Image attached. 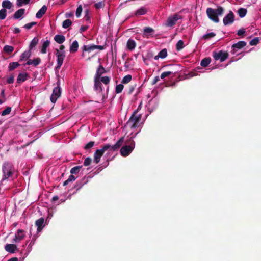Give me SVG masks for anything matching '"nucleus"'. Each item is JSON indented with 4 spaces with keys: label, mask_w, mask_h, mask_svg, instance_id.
Here are the masks:
<instances>
[{
    "label": "nucleus",
    "mask_w": 261,
    "mask_h": 261,
    "mask_svg": "<svg viewBox=\"0 0 261 261\" xmlns=\"http://www.w3.org/2000/svg\"><path fill=\"white\" fill-rule=\"evenodd\" d=\"M206 12L210 19L214 22L218 23L219 22L218 16H221L223 14L224 9L221 6H218L216 9L207 8Z\"/></svg>",
    "instance_id": "1"
},
{
    "label": "nucleus",
    "mask_w": 261,
    "mask_h": 261,
    "mask_svg": "<svg viewBox=\"0 0 261 261\" xmlns=\"http://www.w3.org/2000/svg\"><path fill=\"white\" fill-rule=\"evenodd\" d=\"M128 145L123 146L120 149V153L123 156H128L133 150L135 147V142L133 140H129Z\"/></svg>",
    "instance_id": "2"
},
{
    "label": "nucleus",
    "mask_w": 261,
    "mask_h": 261,
    "mask_svg": "<svg viewBox=\"0 0 261 261\" xmlns=\"http://www.w3.org/2000/svg\"><path fill=\"white\" fill-rule=\"evenodd\" d=\"M137 112V110L134 112L133 114H132V116L129 118L127 122L128 124H129L130 125L131 128H135L137 127L138 125L139 122L141 120V115H137L136 114Z\"/></svg>",
    "instance_id": "3"
},
{
    "label": "nucleus",
    "mask_w": 261,
    "mask_h": 261,
    "mask_svg": "<svg viewBox=\"0 0 261 261\" xmlns=\"http://www.w3.org/2000/svg\"><path fill=\"white\" fill-rule=\"evenodd\" d=\"M55 55L57 58L56 69L58 70L61 68L63 63V61L65 58V53L64 51H60L58 49L56 48L55 49Z\"/></svg>",
    "instance_id": "4"
},
{
    "label": "nucleus",
    "mask_w": 261,
    "mask_h": 261,
    "mask_svg": "<svg viewBox=\"0 0 261 261\" xmlns=\"http://www.w3.org/2000/svg\"><path fill=\"white\" fill-rule=\"evenodd\" d=\"M59 81L57 83V86L55 87L53 91V93L50 96V101L53 103H55L57 99L60 97L61 94V90L59 86Z\"/></svg>",
    "instance_id": "5"
},
{
    "label": "nucleus",
    "mask_w": 261,
    "mask_h": 261,
    "mask_svg": "<svg viewBox=\"0 0 261 261\" xmlns=\"http://www.w3.org/2000/svg\"><path fill=\"white\" fill-rule=\"evenodd\" d=\"M181 16L178 14H175L173 16H169L165 23L167 27H173L174 25L178 20L181 19Z\"/></svg>",
    "instance_id": "6"
},
{
    "label": "nucleus",
    "mask_w": 261,
    "mask_h": 261,
    "mask_svg": "<svg viewBox=\"0 0 261 261\" xmlns=\"http://www.w3.org/2000/svg\"><path fill=\"white\" fill-rule=\"evenodd\" d=\"M234 14L233 12L230 11L223 19V22L224 25H229L232 24L234 21Z\"/></svg>",
    "instance_id": "7"
},
{
    "label": "nucleus",
    "mask_w": 261,
    "mask_h": 261,
    "mask_svg": "<svg viewBox=\"0 0 261 261\" xmlns=\"http://www.w3.org/2000/svg\"><path fill=\"white\" fill-rule=\"evenodd\" d=\"M228 53L224 52L222 50L219 51L218 53H214L213 57L216 60H220L221 62L224 61L228 57Z\"/></svg>",
    "instance_id": "8"
},
{
    "label": "nucleus",
    "mask_w": 261,
    "mask_h": 261,
    "mask_svg": "<svg viewBox=\"0 0 261 261\" xmlns=\"http://www.w3.org/2000/svg\"><path fill=\"white\" fill-rule=\"evenodd\" d=\"M99 49V50H103L104 49V46L102 45H84L83 47V51H88L90 52L94 49ZM84 56V53H83L82 56Z\"/></svg>",
    "instance_id": "9"
},
{
    "label": "nucleus",
    "mask_w": 261,
    "mask_h": 261,
    "mask_svg": "<svg viewBox=\"0 0 261 261\" xmlns=\"http://www.w3.org/2000/svg\"><path fill=\"white\" fill-rule=\"evenodd\" d=\"M154 32L155 31L153 28L149 27H146L143 29L142 36L144 38H149L150 37H153Z\"/></svg>",
    "instance_id": "10"
},
{
    "label": "nucleus",
    "mask_w": 261,
    "mask_h": 261,
    "mask_svg": "<svg viewBox=\"0 0 261 261\" xmlns=\"http://www.w3.org/2000/svg\"><path fill=\"white\" fill-rule=\"evenodd\" d=\"M246 45V43L244 41H240L238 42L237 43L233 44L232 45V50L231 51V53L232 54H235L236 52L237 51V49H240Z\"/></svg>",
    "instance_id": "11"
},
{
    "label": "nucleus",
    "mask_w": 261,
    "mask_h": 261,
    "mask_svg": "<svg viewBox=\"0 0 261 261\" xmlns=\"http://www.w3.org/2000/svg\"><path fill=\"white\" fill-rule=\"evenodd\" d=\"M25 237L24 231L22 229H18L15 235L13 242L18 243L24 239Z\"/></svg>",
    "instance_id": "12"
},
{
    "label": "nucleus",
    "mask_w": 261,
    "mask_h": 261,
    "mask_svg": "<svg viewBox=\"0 0 261 261\" xmlns=\"http://www.w3.org/2000/svg\"><path fill=\"white\" fill-rule=\"evenodd\" d=\"M124 142V137H121L118 141L113 145L110 144L109 150L115 151L118 150V149L122 146Z\"/></svg>",
    "instance_id": "13"
},
{
    "label": "nucleus",
    "mask_w": 261,
    "mask_h": 261,
    "mask_svg": "<svg viewBox=\"0 0 261 261\" xmlns=\"http://www.w3.org/2000/svg\"><path fill=\"white\" fill-rule=\"evenodd\" d=\"M94 89L95 91L101 92L102 91V85L100 79L94 77Z\"/></svg>",
    "instance_id": "14"
},
{
    "label": "nucleus",
    "mask_w": 261,
    "mask_h": 261,
    "mask_svg": "<svg viewBox=\"0 0 261 261\" xmlns=\"http://www.w3.org/2000/svg\"><path fill=\"white\" fill-rule=\"evenodd\" d=\"M104 152L101 149H97L94 153V162L96 164H98L100 161L101 157L103 155Z\"/></svg>",
    "instance_id": "15"
},
{
    "label": "nucleus",
    "mask_w": 261,
    "mask_h": 261,
    "mask_svg": "<svg viewBox=\"0 0 261 261\" xmlns=\"http://www.w3.org/2000/svg\"><path fill=\"white\" fill-rule=\"evenodd\" d=\"M5 249L9 253H13L17 250V248L15 244H7L5 246Z\"/></svg>",
    "instance_id": "16"
},
{
    "label": "nucleus",
    "mask_w": 261,
    "mask_h": 261,
    "mask_svg": "<svg viewBox=\"0 0 261 261\" xmlns=\"http://www.w3.org/2000/svg\"><path fill=\"white\" fill-rule=\"evenodd\" d=\"M44 219L41 217L39 219L37 220L35 222V225L37 226V231L38 232L41 231L44 226Z\"/></svg>",
    "instance_id": "17"
},
{
    "label": "nucleus",
    "mask_w": 261,
    "mask_h": 261,
    "mask_svg": "<svg viewBox=\"0 0 261 261\" xmlns=\"http://www.w3.org/2000/svg\"><path fill=\"white\" fill-rule=\"evenodd\" d=\"M106 72L107 71L103 66L100 65L97 69L95 77L100 79L101 75Z\"/></svg>",
    "instance_id": "18"
},
{
    "label": "nucleus",
    "mask_w": 261,
    "mask_h": 261,
    "mask_svg": "<svg viewBox=\"0 0 261 261\" xmlns=\"http://www.w3.org/2000/svg\"><path fill=\"white\" fill-rule=\"evenodd\" d=\"M167 50L164 48L161 50L158 54V55L154 57L155 60H158L159 58L164 59L167 56Z\"/></svg>",
    "instance_id": "19"
},
{
    "label": "nucleus",
    "mask_w": 261,
    "mask_h": 261,
    "mask_svg": "<svg viewBox=\"0 0 261 261\" xmlns=\"http://www.w3.org/2000/svg\"><path fill=\"white\" fill-rule=\"evenodd\" d=\"M28 77V74L27 73H19L17 78V82L20 84L27 80Z\"/></svg>",
    "instance_id": "20"
},
{
    "label": "nucleus",
    "mask_w": 261,
    "mask_h": 261,
    "mask_svg": "<svg viewBox=\"0 0 261 261\" xmlns=\"http://www.w3.org/2000/svg\"><path fill=\"white\" fill-rule=\"evenodd\" d=\"M47 7L45 5H43L42 8L37 12L36 14V17L37 18H41L43 15L46 13Z\"/></svg>",
    "instance_id": "21"
},
{
    "label": "nucleus",
    "mask_w": 261,
    "mask_h": 261,
    "mask_svg": "<svg viewBox=\"0 0 261 261\" xmlns=\"http://www.w3.org/2000/svg\"><path fill=\"white\" fill-rule=\"evenodd\" d=\"M24 13H25V9L23 8H21L15 12V13L13 15V17L15 19H18L20 18V17H21L23 16V15L24 14Z\"/></svg>",
    "instance_id": "22"
},
{
    "label": "nucleus",
    "mask_w": 261,
    "mask_h": 261,
    "mask_svg": "<svg viewBox=\"0 0 261 261\" xmlns=\"http://www.w3.org/2000/svg\"><path fill=\"white\" fill-rule=\"evenodd\" d=\"M31 51L29 49V50L25 51L23 52L20 57V61H22L28 60L31 55Z\"/></svg>",
    "instance_id": "23"
},
{
    "label": "nucleus",
    "mask_w": 261,
    "mask_h": 261,
    "mask_svg": "<svg viewBox=\"0 0 261 261\" xmlns=\"http://www.w3.org/2000/svg\"><path fill=\"white\" fill-rule=\"evenodd\" d=\"M136 44L135 41L131 39L128 40L126 44V46L128 49L132 50L136 47Z\"/></svg>",
    "instance_id": "24"
},
{
    "label": "nucleus",
    "mask_w": 261,
    "mask_h": 261,
    "mask_svg": "<svg viewBox=\"0 0 261 261\" xmlns=\"http://www.w3.org/2000/svg\"><path fill=\"white\" fill-rule=\"evenodd\" d=\"M54 40L57 43L62 44L65 41V37L62 35H56L54 37Z\"/></svg>",
    "instance_id": "25"
},
{
    "label": "nucleus",
    "mask_w": 261,
    "mask_h": 261,
    "mask_svg": "<svg viewBox=\"0 0 261 261\" xmlns=\"http://www.w3.org/2000/svg\"><path fill=\"white\" fill-rule=\"evenodd\" d=\"M79 47V43L78 42L75 40L73 42L72 44L70 46V53H75L77 51Z\"/></svg>",
    "instance_id": "26"
},
{
    "label": "nucleus",
    "mask_w": 261,
    "mask_h": 261,
    "mask_svg": "<svg viewBox=\"0 0 261 261\" xmlns=\"http://www.w3.org/2000/svg\"><path fill=\"white\" fill-rule=\"evenodd\" d=\"M2 7H3V9H10L12 7V4L9 0H4L2 2Z\"/></svg>",
    "instance_id": "27"
},
{
    "label": "nucleus",
    "mask_w": 261,
    "mask_h": 261,
    "mask_svg": "<svg viewBox=\"0 0 261 261\" xmlns=\"http://www.w3.org/2000/svg\"><path fill=\"white\" fill-rule=\"evenodd\" d=\"M211 62V59L210 57L205 58L203 59L200 63L201 66L205 67H207Z\"/></svg>",
    "instance_id": "28"
},
{
    "label": "nucleus",
    "mask_w": 261,
    "mask_h": 261,
    "mask_svg": "<svg viewBox=\"0 0 261 261\" xmlns=\"http://www.w3.org/2000/svg\"><path fill=\"white\" fill-rule=\"evenodd\" d=\"M49 44L50 41L48 40L43 43L41 51L42 54L46 53V48L49 46Z\"/></svg>",
    "instance_id": "29"
},
{
    "label": "nucleus",
    "mask_w": 261,
    "mask_h": 261,
    "mask_svg": "<svg viewBox=\"0 0 261 261\" xmlns=\"http://www.w3.org/2000/svg\"><path fill=\"white\" fill-rule=\"evenodd\" d=\"M20 65L19 63L17 62H11L9 64L8 68L9 71H12Z\"/></svg>",
    "instance_id": "30"
},
{
    "label": "nucleus",
    "mask_w": 261,
    "mask_h": 261,
    "mask_svg": "<svg viewBox=\"0 0 261 261\" xmlns=\"http://www.w3.org/2000/svg\"><path fill=\"white\" fill-rule=\"evenodd\" d=\"M39 41V39L37 37H34L31 41L29 49L31 50L35 46L37 45Z\"/></svg>",
    "instance_id": "31"
},
{
    "label": "nucleus",
    "mask_w": 261,
    "mask_h": 261,
    "mask_svg": "<svg viewBox=\"0 0 261 261\" xmlns=\"http://www.w3.org/2000/svg\"><path fill=\"white\" fill-rule=\"evenodd\" d=\"M94 141H90L87 143L84 147V149L86 151H90V149L95 145Z\"/></svg>",
    "instance_id": "32"
},
{
    "label": "nucleus",
    "mask_w": 261,
    "mask_h": 261,
    "mask_svg": "<svg viewBox=\"0 0 261 261\" xmlns=\"http://www.w3.org/2000/svg\"><path fill=\"white\" fill-rule=\"evenodd\" d=\"M3 50L5 53L10 54L14 50V47L12 46L6 45L4 46Z\"/></svg>",
    "instance_id": "33"
},
{
    "label": "nucleus",
    "mask_w": 261,
    "mask_h": 261,
    "mask_svg": "<svg viewBox=\"0 0 261 261\" xmlns=\"http://www.w3.org/2000/svg\"><path fill=\"white\" fill-rule=\"evenodd\" d=\"M147 12V10L144 7H141L136 11L135 15L136 16H140L145 14Z\"/></svg>",
    "instance_id": "34"
},
{
    "label": "nucleus",
    "mask_w": 261,
    "mask_h": 261,
    "mask_svg": "<svg viewBox=\"0 0 261 261\" xmlns=\"http://www.w3.org/2000/svg\"><path fill=\"white\" fill-rule=\"evenodd\" d=\"M247 10L245 8H241L238 10V13L241 18L244 17L247 14Z\"/></svg>",
    "instance_id": "35"
},
{
    "label": "nucleus",
    "mask_w": 261,
    "mask_h": 261,
    "mask_svg": "<svg viewBox=\"0 0 261 261\" xmlns=\"http://www.w3.org/2000/svg\"><path fill=\"white\" fill-rule=\"evenodd\" d=\"M82 166H77L72 168L70 170V173L71 174H75L78 173L80 170L82 169Z\"/></svg>",
    "instance_id": "36"
},
{
    "label": "nucleus",
    "mask_w": 261,
    "mask_h": 261,
    "mask_svg": "<svg viewBox=\"0 0 261 261\" xmlns=\"http://www.w3.org/2000/svg\"><path fill=\"white\" fill-rule=\"evenodd\" d=\"M76 177L71 174L69 176L68 178L63 182V185L65 186L67 185L69 182L74 181Z\"/></svg>",
    "instance_id": "37"
},
{
    "label": "nucleus",
    "mask_w": 261,
    "mask_h": 261,
    "mask_svg": "<svg viewBox=\"0 0 261 261\" xmlns=\"http://www.w3.org/2000/svg\"><path fill=\"white\" fill-rule=\"evenodd\" d=\"M132 77L131 75L128 74L127 75H125L123 78L122 79L121 81V83L122 84H127L129 82H130L132 80Z\"/></svg>",
    "instance_id": "38"
},
{
    "label": "nucleus",
    "mask_w": 261,
    "mask_h": 261,
    "mask_svg": "<svg viewBox=\"0 0 261 261\" xmlns=\"http://www.w3.org/2000/svg\"><path fill=\"white\" fill-rule=\"evenodd\" d=\"M72 24V21L71 20L67 19L64 20L62 23V27L65 29H67Z\"/></svg>",
    "instance_id": "39"
},
{
    "label": "nucleus",
    "mask_w": 261,
    "mask_h": 261,
    "mask_svg": "<svg viewBox=\"0 0 261 261\" xmlns=\"http://www.w3.org/2000/svg\"><path fill=\"white\" fill-rule=\"evenodd\" d=\"M172 74L174 75V72H173V71L164 72L161 74L160 77L162 79H164L165 77H168Z\"/></svg>",
    "instance_id": "40"
},
{
    "label": "nucleus",
    "mask_w": 261,
    "mask_h": 261,
    "mask_svg": "<svg viewBox=\"0 0 261 261\" xmlns=\"http://www.w3.org/2000/svg\"><path fill=\"white\" fill-rule=\"evenodd\" d=\"M100 81L101 83L102 82L105 85H108L110 82V78L108 76H101Z\"/></svg>",
    "instance_id": "41"
},
{
    "label": "nucleus",
    "mask_w": 261,
    "mask_h": 261,
    "mask_svg": "<svg viewBox=\"0 0 261 261\" xmlns=\"http://www.w3.org/2000/svg\"><path fill=\"white\" fill-rule=\"evenodd\" d=\"M184 47V43L182 40H179L176 45V48L177 50H180L182 49Z\"/></svg>",
    "instance_id": "42"
},
{
    "label": "nucleus",
    "mask_w": 261,
    "mask_h": 261,
    "mask_svg": "<svg viewBox=\"0 0 261 261\" xmlns=\"http://www.w3.org/2000/svg\"><path fill=\"white\" fill-rule=\"evenodd\" d=\"M87 182V181H85V178H83L82 180L81 181H78L76 182V186L75 187H77V190H79L81 188V187L85 184Z\"/></svg>",
    "instance_id": "43"
},
{
    "label": "nucleus",
    "mask_w": 261,
    "mask_h": 261,
    "mask_svg": "<svg viewBox=\"0 0 261 261\" xmlns=\"http://www.w3.org/2000/svg\"><path fill=\"white\" fill-rule=\"evenodd\" d=\"M123 88H124V86L122 84V83L117 85L116 86V88H115L116 93L119 94V93H120L121 92H122V91L123 89Z\"/></svg>",
    "instance_id": "44"
},
{
    "label": "nucleus",
    "mask_w": 261,
    "mask_h": 261,
    "mask_svg": "<svg viewBox=\"0 0 261 261\" xmlns=\"http://www.w3.org/2000/svg\"><path fill=\"white\" fill-rule=\"evenodd\" d=\"M216 34L213 32L208 33H207L206 34L204 35L202 37V38L205 40L208 39H210V38L215 37L216 36Z\"/></svg>",
    "instance_id": "45"
},
{
    "label": "nucleus",
    "mask_w": 261,
    "mask_h": 261,
    "mask_svg": "<svg viewBox=\"0 0 261 261\" xmlns=\"http://www.w3.org/2000/svg\"><path fill=\"white\" fill-rule=\"evenodd\" d=\"M30 0H17V6L19 7H21L23 4H28Z\"/></svg>",
    "instance_id": "46"
},
{
    "label": "nucleus",
    "mask_w": 261,
    "mask_h": 261,
    "mask_svg": "<svg viewBox=\"0 0 261 261\" xmlns=\"http://www.w3.org/2000/svg\"><path fill=\"white\" fill-rule=\"evenodd\" d=\"M6 10L5 9H2L0 10V19H4L6 17Z\"/></svg>",
    "instance_id": "47"
},
{
    "label": "nucleus",
    "mask_w": 261,
    "mask_h": 261,
    "mask_svg": "<svg viewBox=\"0 0 261 261\" xmlns=\"http://www.w3.org/2000/svg\"><path fill=\"white\" fill-rule=\"evenodd\" d=\"M105 4L104 2L102 1V2H99L96 3L94 5V7L96 9H98L100 8H103L105 7Z\"/></svg>",
    "instance_id": "48"
},
{
    "label": "nucleus",
    "mask_w": 261,
    "mask_h": 261,
    "mask_svg": "<svg viewBox=\"0 0 261 261\" xmlns=\"http://www.w3.org/2000/svg\"><path fill=\"white\" fill-rule=\"evenodd\" d=\"M11 111V108L10 107H7L4 111L2 112V116H5L10 114Z\"/></svg>",
    "instance_id": "49"
},
{
    "label": "nucleus",
    "mask_w": 261,
    "mask_h": 261,
    "mask_svg": "<svg viewBox=\"0 0 261 261\" xmlns=\"http://www.w3.org/2000/svg\"><path fill=\"white\" fill-rule=\"evenodd\" d=\"M37 24V22H31L30 23H28L25 24L23 28H24L26 29L29 30L31 29L34 25H36Z\"/></svg>",
    "instance_id": "50"
},
{
    "label": "nucleus",
    "mask_w": 261,
    "mask_h": 261,
    "mask_svg": "<svg viewBox=\"0 0 261 261\" xmlns=\"http://www.w3.org/2000/svg\"><path fill=\"white\" fill-rule=\"evenodd\" d=\"M82 10H83L82 6L81 5H80L77 7L76 10L75 14H76V16L77 17H79L81 16V13L82 12Z\"/></svg>",
    "instance_id": "51"
},
{
    "label": "nucleus",
    "mask_w": 261,
    "mask_h": 261,
    "mask_svg": "<svg viewBox=\"0 0 261 261\" xmlns=\"http://www.w3.org/2000/svg\"><path fill=\"white\" fill-rule=\"evenodd\" d=\"M92 162V159L90 157L86 158L84 162V165L85 166H88L91 164Z\"/></svg>",
    "instance_id": "52"
},
{
    "label": "nucleus",
    "mask_w": 261,
    "mask_h": 261,
    "mask_svg": "<svg viewBox=\"0 0 261 261\" xmlns=\"http://www.w3.org/2000/svg\"><path fill=\"white\" fill-rule=\"evenodd\" d=\"M32 62V65H33L34 66H36L40 63L41 59L40 58H36L33 60Z\"/></svg>",
    "instance_id": "53"
},
{
    "label": "nucleus",
    "mask_w": 261,
    "mask_h": 261,
    "mask_svg": "<svg viewBox=\"0 0 261 261\" xmlns=\"http://www.w3.org/2000/svg\"><path fill=\"white\" fill-rule=\"evenodd\" d=\"M1 96L4 98L3 100L0 99V104H2L6 100V96L5 94V89H2L1 92Z\"/></svg>",
    "instance_id": "54"
},
{
    "label": "nucleus",
    "mask_w": 261,
    "mask_h": 261,
    "mask_svg": "<svg viewBox=\"0 0 261 261\" xmlns=\"http://www.w3.org/2000/svg\"><path fill=\"white\" fill-rule=\"evenodd\" d=\"M259 42V39L258 38H255L250 41V44L251 45H256Z\"/></svg>",
    "instance_id": "55"
},
{
    "label": "nucleus",
    "mask_w": 261,
    "mask_h": 261,
    "mask_svg": "<svg viewBox=\"0 0 261 261\" xmlns=\"http://www.w3.org/2000/svg\"><path fill=\"white\" fill-rule=\"evenodd\" d=\"M110 148V144H106L103 146H102L101 150L103 151V152H105L106 151L109 150Z\"/></svg>",
    "instance_id": "56"
},
{
    "label": "nucleus",
    "mask_w": 261,
    "mask_h": 261,
    "mask_svg": "<svg viewBox=\"0 0 261 261\" xmlns=\"http://www.w3.org/2000/svg\"><path fill=\"white\" fill-rule=\"evenodd\" d=\"M135 87H136V85H130L129 87L128 91L127 92V94H131L133 93V92L134 91Z\"/></svg>",
    "instance_id": "57"
},
{
    "label": "nucleus",
    "mask_w": 261,
    "mask_h": 261,
    "mask_svg": "<svg viewBox=\"0 0 261 261\" xmlns=\"http://www.w3.org/2000/svg\"><path fill=\"white\" fill-rule=\"evenodd\" d=\"M245 33V31L244 29H240L238 31L237 35L238 36H242V35H244Z\"/></svg>",
    "instance_id": "58"
},
{
    "label": "nucleus",
    "mask_w": 261,
    "mask_h": 261,
    "mask_svg": "<svg viewBox=\"0 0 261 261\" xmlns=\"http://www.w3.org/2000/svg\"><path fill=\"white\" fill-rule=\"evenodd\" d=\"M88 26H86V25L82 26L80 29V33H82V32L86 31L88 29Z\"/></svg>",
    "instance_id": "59"
},
{
    "label": "nucleus",
    "mask_w": 261,
    "mask_h": 261,
    "mask_svg": "<svg viewBox=\"0 0 261 261\" xmlns=\"http://www.w3.org/2000/svg\"><path fill=\"white\" fill-rule=\"evenodd\" d=\"M14 76H11L9 77L7 79V82L9 84H11V83H13L14 82Z\"/></svg>",
    "instance_id": "60"
},
{
    "label": "nucleus",
    "mask_w": 261,
    "mask_h": 261,
    "mask_svg": "<svg viewBox=\"0 0 261 261\" xmlns=\"http://www.w3.org/2000/svg\"><path fill=\"white\" fill-rule=\"evenodd\" d=\"M188 75L189 76V77H192L197 75V73H196V72L194 71H191L188 74Z\"/></svg>",
    "instance_id": "61"
},
{
    "label": "nucleus",
    "mask_w": 261,
    "mask_h": 261,
    "mask_svg": "<svg viewBox=\"0 0 261 261\" xmlns=\"http://www.w3.org/2000/svg\"><path fill=\"white\" fill-rule=\"evenodd\" d=\"M160 80L159 76H155L152 82L153 84H156Z\"/></svg>",
    "instance_id": "62"
},
{
    "label": "nucleus",
    "mask_w": 261,
    "mask_h": 261,
    "mask_svg": "<svg viewBox=\"0 0 261 261\" xmlns=\"http://www.w3.org/2000/svg\"><path fill=\"white\" fill-rule=\"evenodd\" d=\"M59 199V197L57 195L54 196L51 199V201L54 202Z\"/></svg>",
    "instance_id": "63"
},
{
    "label": "nucleus",
    "mask_w": 261,
    "mask_h": 261,
    "mask_svg": "<svg viewBox=\"0 0 261 261\" xmlns=\"http://www.w3.org/2000/svg\"><path fill=\"white\" fill-rule=\"evenodd\" d=\"M8 261H18L17 257H13L8 260Z\"/></svg>",
    "instance_id": "64"
}]
</instances>
